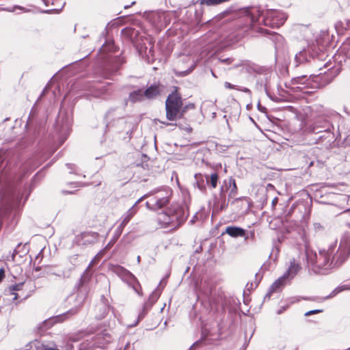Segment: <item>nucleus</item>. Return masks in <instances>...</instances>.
<instances>
[{"mask_svg": "<svg viewBox=\"0 0 350 350\" xmlns=\"http://www.w3.org/2000/svg\"><path fill=\"white\" fill-rule=\"evenodd\" d=\"M197 344H198V342H195V343H193V346H191V347H190L189 350H192L193 347V346H195V345H196Z\"/></svg>", "mask_w": 350, "mask_h": 350, "instance_id": "33", "label": "nucleus"}, {"mask_svg": "<svg viewBox=\"0 0 350 350\" xmlns=\"http://www.w3.org/2000/svg\"><path fill=\"white\" fill-rule=\"evenodd\" d=\"M162 124L167 126V125H170V123H167V122H162Z\"/></svg>", "mask_w": 350, "mask_h": 350, "instance_id": "35", "label": "nucleus"}, {"mask_svg": "<svg viewBox=\"0 0 350 350\" xmlns=\"http://www.w3.org/2000/svg\"><path fill=\"white\" fill-rule=\"evenodd\" d=\"M25 245L23 246V253H26L27 252V250L25 248Z\"/></svg>", "mask_w": 350, "mask_h": 350, "instance_id": "34", "label": "nucleus"}, {"mask_svg": "<svg viewBox=\"0 0 350 350\" xmlns=\"http://www.w3.org/2000/svg\"><path fill=\"white\" fill-rule=\"evenodd\" d=\"M23 285V283H20L15 285H12L9 287V291L10 292V294L14 295L13 300H16L18 297H21V295H20L18 293H16V291H21Z\"/></svg>", "mask_w": 350, "mask_h": 350, "instance_id": "15", "label": "nucleus"}, {"mask_svg": "<svg viewBox=\"0 0 350 350\" xmlns=\"http://www.w3.org/2000/svg\"><path fill=\"white\" fill-rule=\"evenodd\" d=\"M153 39L148 36L142 39V42L137 45V50L139 55L148 62L154 60Z\"/></svg>", "mask_w": 350, "mask_h": 350, "instance_id": "7", "label": "nucleus"}, {"mask_svg": "<svg viewBox=\"0 0 350 350\" xmlns=\"http://www.w3.org/2000/svg\"><path fill=\"white\" fill-rule=\"evenodd\" d=\"M161 91L159 85H152L144 91V95H145V98L147 99H153L160 94Z\"/></svg>", "mask_w": 350, "mask_h": 350, "instance_id": "12", "label": "nucleus"}, {"mask_svg": "<svg viewBox=\"0 0 350 350\" xmlns=\"http://www.w3.org/2000/svg\"><path fill=\"white\" fill-rule=\"evenodd\" d=\"M212 75H213V76L215 77V75L213 72H212Z\"/></svg>", "mask_w": 350, "mask_h": 350, "instance_id": "45", "label": "nucleus"}, {"mask_svg": "<svg viewBox=\"0 0 350 350\" xmlns=\"http://www.w3.org/2000/svg\"><path fill=\"white\" fill-rule=\"evenodd\" d=\"M101 253H102V251H101V252H99V253H98V254L94 257V258L92 260V261L90 262V265H89V266H88V269H90L91 267H92V266L94 265V263H95V261H96V258H98V257L100 256V255L101 254Z\"/></svg>", "mask_w": 350, "mask_h": 350, "instance_id": "24", "label": "nucleus"}, {"mask_svg": "<svg viewBox=\"0 0 350 350\" xmlns=\"http://www.w3.org/2000/svg\"><path fill=\"white\" fill-rule=\"evenodd\" d=\"M153 17L154 18H164L165 17V13H161V14H159V13H156V14H153Z\"/></svg>", "mask_w": 350, "mask_h": 350, "instance_id": "27", "label": "nucleus"}, {"mask_svg": "<svg viewBox=\"0 0 350 350\" xmlns=\"http://www.w3.org/2000/svg\"><path fill=\"white\" fill-rule=\"evenodd\" d=\"M285 309H286V308L283 307L282 309H280L278 311V314H281L282 312V311L284 310Z\"/></svg>", "mask_w": 350, "mask_h": 350, "instance_id": "31", "label": "nucleus"}, {"mask_svg": "<svg viewBox=\"0 0 350 350\" xmlns=\"http://www.w3.org/2000/svg\"><path fill=\"white\" fill-rule=\"evenodd\" d=\"M219 176L217 173H213L210 176H206V180L208 185H211L212 188H216Z\"/></svg>", "mask_w": 350, "mask_h": 350, "instance_id": "16", "label": "nucleus"}, {"mask_svg": "<svg viewBox=\"0 0 350 350\" xmlns=\"http://www.w3.org/2000/svg\"><path fill=\"white\" fill-rule=\"evenodd\" d=\"M79 341V338L78 336H70L66 345V350H89L96 345L89 340L78 344Z\"/></svg>", "mask_w": 350, "mask_h": 350, "instance_id": "8", "label": "nucleus"}, {"mask_svg": "<svg viewBox=\"0 0 350 350\" xmlns=\"http://www.w3.org/2000/svg\"><path fill=\"white\" fill-rule=\"evenodd\" d=\"M301 268V267L297 260L295 258L291 260L288 269L282 276H280L271 284L269 292L265 296V298L270 297L271 293L277 291L281 287L284 286L288 281L292 280L298 273Z\"/></svg>", "mask_w": 350, "mask_h": 350, "instance_id": "4", "label": "nucleus"}, {"mask_svg": "<svg viewBox=\"0 0 350 350\" xmlns=\"http://www.w3.org/2000/svg\"><path fill=\"white\" fill-rule=\"evenodd\" d=\"M229 0H200V3L202 5H206L207 6L217 5L225 2L228 1Z\"/></svg>", "mask_w": 350, "mask_h": 350, "instance_id": "18", "label": "nucleus"}, {"mask_svg": "<svg viewBox=\"0 0 350 350\" xmlns=\"http://www.w3.org/2000/svg\"><path fill=\"white\" fill-rule=\"evenodd\" d=\"M83 280V276H81V278H80V283H82Z\"/></svg>", "mask_w": 350, "mask_h": 350, "instance_id": "36", "label": "nucleus"}, {"mask_svg": "<svg viewBox=\"0 0 350 350\" xmlns=\"http://www.w3.org/2000/svg\"><path fill=\"white\" fill-rule=\"evenodd\" d=\"M229 183H230V187L232 186V188L231 189V193H236L237 188L235 180L230 178Z\"/></svg>", "mask_w": 350, "mask_h": 350, "instance_id": "21", "label": "nucleus"}, {"mask_svg": "<svg viewBox=\"0 0 350 350\" xmlns=\"http://www.w3.org/2000/svg\"><path fill=\"white\" fill-rule=\"evenodd\" d=\"M98 234L96 232H83L77 238L79 245H87L94 244L97 241Z\"/></svg>", "mask_w": 350, "mask_h": 350, "instance_id": "10", "label": "nucleus"}, {"mask_svg": "<svg viewBox=\"0 0 350 350\" xmlns=\"http://www.w3.org/2000/svg\"><path fill=\"white\" fill-rule=\"evenodd\" d=\"M42 1H43V3H44L46 5H47V3H46V2L45 1V0H42Z\"/></svg>", "mask_w": 350, "mask_h": 350, "instance_id": "41", "label": "nucleus"}, {"mask_svg": "<svg viewBox=\"0 0 350 350\" xmlns=\"http://www.w3.org/2000/svg\"><path fill=\"white\" fill-rule=\"evenodd\" d=\"M150 199L146 202V207L152 211H157L170 202V193L164 190L151 191Z\"/></svg>", "mask_w": 350, "mask_h": 350, "instance_id": "5", "label": "nucleus"}, {"mask_svg": "<svg viewBox=\"0 0 350 350\" xmlns=\"http://www.w3.org/2000/svg\"><path fill=\"white\" fill-rule=\"evenodd\" d=\"M297 58H298V55L297 54V55H295V59H297Z\"/></svg>", "mask_w": 350, "mask_h": 350, "instance_id": "43", "label": "nucleus"}, {"mask_svg": "<svg viewBox=\"0 0 350 350\" xmlns=\"http://www.w3.org/2000/svg\"><path fill=\"white\" fill-rule=\"evenodd\" d=\"M137 262H140V256H137Z\"/></svg>", "mask_w": 350, "mask_h": 350, "instance_id": "38", "label": "nucleus"}, {"mask_svg": "<svg viewBox=\"0 0 350 350\" xmlns=\"http://www.w3.org/2000/svg\"><path fill=\"white\" fill-rule=\"evenodd\" d=\"M78 186L79 187H82V186H84L85 185L84 184H81V183H77Z\"/></svg>", "mask_w": 350, "mask_h": 350, "instance_id": "37", "label": "nucleus"}, {"mask_svg": "<svg viewBox=\"0 0 350 350\" xmlns=\"http://www.w3.org/2000/svg\"><path fill=\"white\" fill-rule=\"evenodd\" d=\"M155 25L157 28H161L163 27V24L161 23L160 21L155 24Z\"/></svg>", "mask_w": 350, "mask_h": 350, "instance_id": "29", "label": "nucleus"}, {"mask_svg": "<svg viewBox=\"0 0 350 350\" xmlns=\"http://www.w3.org/2000/svg\"><path fill=\"white\" fill-rule=\"evenodd\" d=\"M4 269H0V282L2 280V279L4 277Z\"/></svg>", "mask_w": 350, "mask_h": 350, "instance_id": "28", "label": "nucleus"}, {"mask_svg": "<svg viewBox=\"0 0 350 350\" xmlns=\"http://www.w3.org/2000/svg\"><path fill=\"white\" fill-rule=\"evenodd\" d=\"M67 193H72V191H66Z\"/></svg>", "mask_w": 350, "mask_h": 350, "instance_id": "42", "label": "nucleus"}, {"mask_svg": "<svg viewBox=\"0 0 350 350\" xmlns=\"http://www.w3.org/2000/svg\"><path fill=\"white\" fill-rule=\"evenodd\" d=\"M111 244H113V243H111V242H110V243L107 245V247H110V246H111Z\"/></svg>", "mask_w": 350, "mask_h": 350, "instance_id": "40", "label": "nucleus"}, {"mask_svg": "<svg viewBox=\"0 0 350 350\" xmlns=\"http://www.w3.org/2000/svg\"><path fill=\"white\" fill-rule=\"evenodd\" d=\"M185 219L183 211L177 206L170 208L167 213L159 214L158 217V221L162 227L172 229L179 227Z\"/></svg>", "mask_w": 350, "mask_h": 350, "instance_id": "3", "label": "nucleus"}, {"mask_svg": "<svg viewBox=\"0 0 350 350\" xmlns=\"http://www.w3.org/2000/svg\"><path fill=\"white\" fill-rule=\"evenodd\" d=\"M129 5H125V6H124V8H126H126H129Z\"/></svg>", "mask_w": 350, "mask_h": 350, "instance_id": "44", "label": "nucleus"}, {"mask_svg": "<svg viewBox=\"0 0 350 350\" xmlns=\"http://www.w3.org/2000/svg\"><path fill=\"white\" fill-rule=\"evenodd\" d=\"M225 232L233 238L242 237L245 235V230L238 226H228Z\"/></svg>", "mask_w": 350, "mask_h": 350, "instance_id": "11", "label": "nucleus"}, {"mask_svg": "<svg viewBox=\"0 0 350 350\" xmlns=\"http://www.w3.org/2000/svg\"><path fill=\"white\" fill-rule=\"evenodd\" d=\"M160 295L161 292L158 288H157L150 295L148 301L144 304L142 311L138 316V320H141L144 317L152 306L157 301Z\"/></svg>", "mask_w": 350, "mask_h": 350, "instance_id": "9", "label": "nucleus"}, {"mask_svg": "<svg viewBox=\"0 0 350 350\" xmlns=\"http://www.w3.org/2000/svg\"><path fill=\"white\" fill-rule=\"evenodd\" d=\"M346 290H350V282L347 284H341V285L338 286V287H336L332 292V293L330 294V295L328 297H334V296L336 295L338 293H339L343 291H346Z\"/></svg>", "mask_w": 350, "mask_h": 350, "instance_id": "17", "label": "nucleus"}, {"mask_svg": "<svg viewBox=\"0 0 350 350\" xmlns=\"http://www.w3.org/2000/svg\"><path fill=\"white\" fill-rule=\"evenodd\" d=\"M263 15L262 21L265 25L271 27H280L287 18L285 13L276 10H267Z\"/></svg>", "mask_w": 350, "mask_h": 350, "instance_id": "6", "label": "nucleus"}, {"mask_svg": "<svg viewBox=\"0 0 350 350\" xmlns=\"http://www.w3.org/2000/svg\"><path fill=\"white\" fill-rule=\"evenodd\" d=\"M166 118L170 121H175L183 117L186 111L183 107L182 98L177 90L172 92L165 100Z\"/></svg>", "mask_w": 350, "mask_h": 350, "instance_id": "2", "label": "nucleus"}, {"mask_svg": "<svg viewBox=\"0 0 350 350\" xmlns=\"http://www.w3.org/2000/svg\"><path fill=\"white\" fill-rule=\"evenodd\" d=\"M21 243H18L17 247L14 249V252H13V254L12 255V260H14V258H15V256L16 255L19 253V248L21 247Z\"/></svg>", "mask_w": 350, "mask_h": 350, "instance_id": "23", "label": "nucleus"}, {"mask_svg": "<svg viewBox=\"0 0 350 350\" xmlns=\"http://www.w3.org/2000/svg\"><path fill=\"white\" fill-rule=\"evenodd\" d=\"M66 165L68 168L70 170V173H72L77 170L76 166L73 164H67Z\"/></svg>", "mask_w": 350, "mask_h": 350, "instance_id": "26", "label": "nucleus"}, {"mask_svg": "<svg viewBox=\"0 0 350 350\" xmlns=\"http://www.w3.org/2000/svg\"><path fill=\"white\" fill-rule=\"evenodd\" d=\"M256 16L254 13H250L247 16V18L250 21V23L251 25H254L257 21L258 20V18L261 13L258 10H256Z\"/></svg>", "mask_w": 350, "mask_h": 350, "instance_id": "19", "label": "nucleus"}, {"mask_svg": "<svg viewBox=\"0 0 350 350\" xmlns=\"http://www.w3.org/2000/svg\"><path fill=\"white\" fill-rule=\"evenodd\" d=\"M111 244H113V243H111V242H110V243L107 245V247H110V246H111Z\"/></svg>", "mask_w": 350, "mask_h": 350, "instance_id": "39", "label": "nucleus"}, {"mask_svg": "<svg viewBox=\"0 0 350 350\" xmlns=\"http://www.w3.org/2000/svg\"><path fill=\"white\" fill-rule=\"evenodd\" d=\"M137 209L135 208V205H133L122 217V222L120 225V228L122 229L129 222L131 219L137 213Z\"/></svg>", "mask_w": 350, "mask_h": 350, "instance_id": "13", "label": "nucleus"}, {"mask_svg": "<svg viewBox=\"0 0 350 350\" xmlns=\"http://www.w3.org/2000/svg\"><path fill=\"white\" fill-rule=\"evenodd\" d=\"M144 92L142 90L133 91L129 95V100L133 103L142 101L145 98V95H144Z\"/></svg>", "mask_w": 350, "mask_h": 350, "instance_id": "14", "label": "nucleus"}, {"mask_svg": "<svg viewBox=\"0 0 350 350\" xmlns=\"http://www.w3.org/2000/svg\"><path fill=\"white\" fill-rule=\"evenodd\" d=\"M151 194H152V192H149L146 194H145L144 196H142L140 198H139L137 200V201L135 203L134 205H135V206H137V204L138 203H139L140 202H142L144 198H150L151 196Z\"/></svg>", "mask_w": 350, "mask_h": 350, "instance_id": "22", "label": "nucleus"}, {"mask_svg": "<svg viewBox=\"0 0 350 350\" xmlns=\"http://www.w3.org/2000/svg\"><path fill=\"white\" fill-rule=\"evenodd\" d=\"M16 8L21 9V10H24V8H21V7H20V6H15V7L14 8V9H13L12 10H11V11H12V12H14V11L15 10V9H16Z\"/></svg>", "mask_w": 350, "mask_h": 350, "instance_id": "32", "label": "nucleus"}, {"mask_svg": "<svg viewBox=\"0 0 350 350\" xmlns=\"http://www.w3.org/2000/svg\"><path fill=\"white\" fill-rule=\"evenodd\" d=\"M224 87L228 89H236L239 91H241V92H246V93L250 92V90L247 88H239L234 85L231 84L229 82H225Z\"/></svg>", "mask_w": 350, "mask_h": 350, "instance_id": "20", "label": "nucleus"}, {"mask_svg": "<svg viewBox=\"0 0 350 350\" xmlns=\"http://www.w3.org/2000/svg\"><path fill=\"white\" fill-rule=\"evenodd\" d=\"M322 310H310L307 312L305 313V316H310L311 314H317V313H319V312H321Z\"/></svg>", "mask_w": 350, "mask_h": 350, "instance_id": "25", "label": "nucleus"}, {"mask_svg": "<svg viewBox=\"0 0 350 350\" xmlns=\"http://www.w3.org/2000/svg\"><path fill=\"white\" fill-rule=\"evenodd\" d=\"M77 312V309H72L70 310L68 313H71L72 314H75Z\"/></svg>", "mask_w": 350, "mask_h": 350, "instance_id": "30", "label": "nucleus"}, {"mask_svg": "<svg viewBox=\"0 0 350 350\" xmlns=\"http://www.w3.org/2000/svg\"><path fill=\"white\" fill-rule=\"evenodd\" d=\"M350 256V234H344L336 249V243L327 249H321L318 252L306 248V256L309 267L316 273H325L329 269L342 265Z\"/></svg>", "mask_w": 350, "mask_h": 350, "instance_id": "1", "label": "nucleus"}]
</instances>
